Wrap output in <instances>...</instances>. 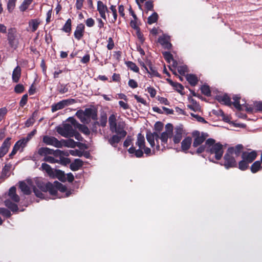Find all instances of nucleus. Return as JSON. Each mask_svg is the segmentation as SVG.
I'll list each match as a JSON object with an SVG mask.
<instances>
[{
	"label": "nucleus",
	"mask_w": 262,
	"mask_h": 262,
	"mask_svg": "<svg viewBox=\"0 0 262 262\" xmlns=\"http://www.w3.org/2000/svg\"><path fill=\"white\" fill-rule=\"evenodd\" d=\"M136 145L139 148L136 149V147L132 146L128 149V151L130 154L134 155L137 158H141L143 156L144 150V153L147 155H149L151 153V149L145 146V138L143 135L139 133L137 135V139Z\"/></svg>",
	"instance_id": "obj_1"
},
{
	"label": "nucleus",
	"mask_w": 262,
	"mask_h": 262,
	"mask_svg": "<svg viewBox=\"0 0 262 262\" xmlns=\"http://www.w3.org/2000/svg\"><path fill=\"white\" fill-rule=\"evenodd\" d=\"M108 124L110 126V131L112 133H116L122 136V137H125L127 135L125 128L126 124L124 121L122 120L117 121L116 117L114 114H112L108 118Z\"/></svg>",
	"instance_id": "obj_2"
},
{
	"label": "nucleus",
	"mask_w": 262,
	"mask_h": 262,
	"mask_svg": "<svg viewBox=\"0 0 262 262\" xmlns=\"http://www.w3.org/2000/svg\"><path fill=\"white\" fill-rule=\"evenodd\" d=\"M205 145L206 151L214 156L216 160L221 159L224 153L223 145L220 143H215V140L212 138H209L206 140Z\"/></svg>",
	"instance_id": "obj_3"
},
{
	"label": "nucleus",
	"mask_w": 262,
	"mask_h": 262,
	"mask_svg": "<svg viewBox=\"0 0 262 262\" xmlns=\"http://www.w3.org/2000/svg\"><path fill=\"white\" fill-rule=\"evenodd\" d=\"M38 153L40 155H54L55 156L59 157L58 159L59 162L63 165H66L70 162V160L68 158H64L63 156H68L69 153L67 151H63L60 150H56L54 151L53 149H51L48 147H41L39 148Z\"/></svg>",
	"instance_id": "obj_4"
},
{
	"label": "nucleus",
	"mask_w": 262,
	"mask_h": 262,
	"mask_svg": "<svg viewBox=\"0 0 262 262\" xmlns=\"http://www.w3.org/2000/svg\"><path fill=\"white\" fill-rule=\"evenodd\" d=\"M38 187L42 191L45 192L48 191L52 195H56L57 192V189L61 192H64L67 189L65 186L58 182H55V185L51 183L48 182L47 183H42L40 185H38Z\"/></svg>",
	"instance_id": "obj_5"
},
{
	"label": "nucleus",
	"mask_w": 262,
	"mask_h": 262,
	"mask_svg": "<svg viewBox=\"0 0 262 262\" xmlns=\"http://www.w3.org/2000/svg\"><path fill=\"white\" fill-rule=\"evenodd\" d=\"M240 99L241 97L237 95L233 96V99L234 102L232 103L231 101L230 97L226 94L222 96H219L217 98V100L220 102L226 105L231 106L232 104H233L235 107L238 110H241L242 109V105L239 103Z\"/></svg>",
	"instance_id": "obj_6"
},
{
	"label": "nucleus",
	"mask_w": 262,
	"mask_h": 262,
	"mask_svg": "<svg viewBox=\"0 0 262 262\" xmlns=\"http://www.w3.org/2000/svg\"><path fill=\"white\" fill-rule=\"evenodd\" d=\"M7 37L9 46L12 48H17L19 44V41L17 37L16 29L14 28L8 29Z\"/></svg>",
	"instance_id": "obj_7"
},
{
	"label": "nucleus",
	"mask_w": 262,
	"mask_h": 262,
	"mask_svg": "<svg viewBox=\"0 0 262 262\" xmlns=\"http://www.w3.org/2000/svg\"><path fill=\"white\" fill-rule=\"evenodd\" d=\"M192 136L193 138V142L192 146L194 147H196L201 145L209 136V135L206 133L200 132L198 130H194L192 133Z\"/></svg>",
	"instance_id": "obj_8"
},
{
	"label": "nucleus",
	"mask_w": 262,
	"mask_h": 262,
	"mask_svg": "<svg viewBox=\"0 0 262 262\" xmlns=\"http://www.w3.org/2000/svg\"><path fill=\"white\" fill-rule=\"evenodd\" d=\"M43 142L47 145H52L57 148H61L63 145L68 146L65 140L59 141L54 137L45 136L43 137Z\"/></svg>",
	"instance_id": "obj_9"
},
{
	"label": "nucleus",
	"mask_w": 262,
	"mask_h": 262,
	"mask_svg": "<svg viewBox=\"0 0 262 262\" xmlns=\"http://www.w3.org/2000/svg\"><path fill=\"white\" fill-rule=\"evenodd\" d=\"M166 130L163 132L160 137V139L161 141V144L165 148V144H167L168 139L172 137V134L173 132V126L171 124H167L166 125Z\"/></svg>",
	"instance_id": "obj_10"
},
{
	"label": "nucleus",
	"mask_w": 262,
	"mask_h": 262,
	"mask_svg": "<svg viewBox=\"0 0 262 262\" xmlns=\"http://www.w3.org/2000/svg\"><path fill=\"white\" fill-rule=\"evenodd\" d=\"M224 165L227 169L237 166L235 157L231 153H229L228 150L224 157Z\"/></svg>",
	"instance_id": "obj_11"
},
{
	"label": "nucleus",
	"mask_w": 262,
	"mask_h": 262,
	"mask_svg": "<svg viewBox=\"0 0 262 262\" xmlns=\"http://www.w3.org/2000/svg\"><path fill=\"white\" fill-rule=\"evenodd\" d=\"M184 131L182 128L177 126L174 128V132L173 136L172 135L173 141L174 144L180 143L183 137Z\"/></svg>",
	"instance_id": "obj_12"
},
{
	"label": "nucleus",
	"mask_w": 262,
	"mask_h": 262,
	"mask_svg": "<svg viewBox=\"0 0 262 262\" xmlns=\"http://www.w3.org/2000/svg\"><path fill=\"white\" fill-rule=\"evenodd\" d=\"M97 11L99 12L100 16L104 20L106 19V12H108L107 6L102 2H97Z\"/></svg>",
	"instance_id": "obj_13"
},
{
	"label": "nucleus",
	"mask_w": 262,
	"mask_h": 262,
	"mask_svg": "<svg viewBox=\"0 0 262 262\" xmlns=\"http://www.w3.org/2000/svg\"><path fill=\"white\" fill-rule=\"evenodd\" d=\"M11 138L8 137L0 147V158L3 157L8 151L11 145Z\"/></svg>",
	"instance_id": "obj_14"
},
{
	"label": "nucleus",
	"mask_w": 262,
	"mask_h": 262,
	"mask_svg": "<svg viewBox=\"0 0 262 262\" xmlns=\"http://www.w3.org/2000/svg\"><path fill=\"white\" fill-rule=\"evenodd\" d=\"M257 155V152L254 150L251 152L245 151L243 152L242 158L250 163L256 159Z\"/></svg>",
	"instance_id": "obj_15"
},
{
	"label": "nucleus",
	"mask_w": 262,
	"mask_h": 262,
	"mask_svg": "<svg viewBox=\"0 0 262 262\" xmlns=\"http://www.w3.org/2000/svg\"><path fill=\"white\" fill-rule=\"evenodd\" d=\"M70 103V100H63L58 102L56 104H54L51 106V110L52 112H55L63 108L66 106H68Z\"/></svg>",
	"instance_id": "obj_16"
},
{
	"label": "nucleus",
	"mask_w": 262,
	"mask_h": 262,
	"mask_svg": "<svg viewBox=\"0 0 262 262\" xmlns=\"http://www.w3.org/2000/svg\"><path fill=\"white\" fill-rule=\"evenodd\" d=\"M84 25L83 24H79L74 32V36L77 40H80L83 37L84 32Z\"/></svg>",
	"instance_id": "obj_17"
},
{
	"label": "nucleus",
	"mask_w": 262,
	"mask_h": 262,
	"mask_svg": "<svg viewBox=\"0 0 262 262\" xmlns=\"http://www.w3.org/2000/svg\"><path fill=\"white\" fill-rule=\"evenodd\" d=\"M27 183H28V185H27L24 182H20L19 183V188L21 189V191L25 194L29 195L31 192V188H30V186H31V181H28Z\"/></svg>",
	"instance_id": "obj_18"
},
{
	"label": "nucleus",
	"mask_w": 262,
	"mask_h": 262,
	"mask_svg": "<svg viewBox=\"0 0 262 262\" xmlns=\"http://www.w3.org/2000/svg\"><path fill=\"white\" fill-rule=\"evenodd\" d=\"M69 120L71 121L72 125L76 126L79 129L86 135H89L90 133L88 127L84 125L80 124L77 122L75 119L72 118H70Z\"/></svg>",
	"instance_id": "obj_19"
},
{
	"label": "nucleus",
	"mask_w": 262,
	"mask_h": 262,
	"mask_svg": "<svg viewBox=\"0 0 262 262\" xmlns=\"http://www.w3.org/2000/svg\"><path fill=\"white\" fill-rule=\"evenodd\" d=\"M124 137H122L121 135L115 134L113 135L110 138L108 139V142L112 146L116 147L117 146L118 143H119L121 139Z\"/></svg>",
	"instance_id": "obj_20"
},
{
	"label": "nucleus",
	"mask_w": 262,
	"mask_h": 262,
	"mask_svg": "<svg viewBox=\"0 0 262 262\" xmlns=\"http://www.w3.org/2000/svg\"><path fill=\"white\" fill-rule=\"evenodd\" d=\"M243 146L242 144H238L234 147H231L228 148L227 150L229 153H231L232 155H235V157L239 156L242 150L243 149Z\"/></svg>",
	"instance_id": "obj_21"
},
{
	"label": "nucleus",
	"mask_w": 262,
	"mask_h": 262,
	"mask_svg": "<svg viewBox=\"0 0 262 262\" xmlns=\"http://www.w3.org/2000/svg\"><path fill=\"white\" fill-rule=\"evenodd\" d=\"M192 143V139L190 137H187L181 142V149L183 151H187Z\"/></svg>",
	"instance_id": "obj_22"
},
{
	"label": "nucleus",
	"mask_w": 262,
	"mask_h": 262,
	"mask_svg": "<svg viewBox=\"0 0 262 262\" xmlns=\"http://www.w3.org/2000/svg\"><path fill=\"white\" fill-rule=\"evenodd\" d=\"M16 189L15 187H11L9 191L8 195L14 202L17 203L19 201V196L16 193Z\"/></svg>",
	"instance_id": "obj_23"
},
{
	"label": "nucleus",
	"mask_w": 262,
	"mask_h": 262,
	"mask_svg": "<svg viewBox=\"0 0 262 262\" xmlns=\"http://www.w3.org/2000/svg\"><path fill=\"white\" fill-rule=\"evenodd\" d=\"M25 145H26L23 142V141H21V140L18 141L14 145L12 151L9 155V157L10 158H12V157L16 154V152L19 149L20 147L23 148Z\"/></svg>",
	"instance_id": "obj_24"
},
{
	"label": "nucleus",
	"mask_w": 262,
	"mask_h": 262,
	"mask_svg": "<svg viewBox=\"0 0 262 262\" xmlns=\"http://www.w3.org/2000/svg\"><path fill=\"white\" fill-rule=\"evenodd\" d=\"M144 69L151 77L156 76L159 77L160 76L156 68L151 64L149 65V69L146 66H144Z\"/></svg>",
	"instance_id": "obj_25"
},
{
	"label": "nucleus",
	"mask_w": 262,
	"mask_h": 262,
	"mask_svg": "<svg viewBox=\"0 0 262 262\" xmlns=\"http://www.w3.org/2000/svg\"><path fill=\"white\" fill-rule=\"evenodd\" d=\"M83 165V162L79 159H75V161L70 164V168L73 171H76L80 169Z\"/></svg>",
	"instance_id": "obj_26"
},
{
	"label": "nucleus",
	"mask_w": 262,
	"mask_h": 262,
	"mask_svg": "<svg viewBox=\"0 0 262 262\" xmlns=\"http://www.w3.org/2000/svg\"><path fill=\"white\" fill-rule=\"evenodd\" d=\"M40 23V21L38 19H31L29 21V27L31 29V31L33 32H35Z\"/></svg>",
	"instance_id": "obj_27"
},
{
	"label": "nucleus",
	"mask_w": 262,
	"mask_h": 262,
	"mask_svg": "<svg viewBox=\"0 0 262 262\" xmlns=\"http://www.w3.org/2000/svg\"><path fill=\"white\" fill-rule=\"evenodd\" d=\"M21 75V69L19 66H17L13 70L12 79L14 82H17L19 81Z\"/></svg>",
	"instance_id": "obj_28"
},
{
	"label": "nucleus",
	"mask_w": 262,
	"mask_h": 262,
	"mask_svg": "<svg viewBox=\"0 0 262 262\" xmlns=\"http://www.w3.org/2000/svg\"><path fill=\"white\" fill-rule=\"evenodd\" d=\"M262 169V163L260 161L254 162L250 167L251 171L252 173H256Z\"/></svg>",
	"instance_id": "obj_29"
},
{
	"label": "nucleus",
	"mask_w": 262,
	"mask_h": 262,
	"mask_svg": "<svg viewBox=\"0 0 262 262\" xmlns=\"http://www.w3.org/2000/svg\"><path fill=\"white\" fill-rule=\"evenodd\" d=\"M186 80L192 86H195L198 82V77L193 74H187L186 76Z\"/></svg>",
	"instance_id": "obj_30"
},
{
	"label": "nucleus",
	"mask_w": 262,
	"mask_h": 262,
	"mask_svg": "<svg viewBox=\"0 0 262 262\" xmlns=\"http://www.w3.org/2000/svg\"><path fill=\"white\" fill-rule=\"evenodd\" d=\"M41 168L43 170H45L50 177H54L55 175V171L50 167V166L45 163H42Z\"/></svg>",
	"instance_id": "obj_31"
},
{
	"label": "nucleus",
	"mask_w": 262,
	"mask_h": 262,
	"mask_svg": "<svg viewBox=\"0 0 262 262\" xmlns=\"http://www.w3.org/2000/svg\"><path fill=\"white\" fill-rule=\"evenodd\" d=\"M86 118H92L93 120L97 119V114L95 111L92 108H86L83 111Z\"/></svg>",
	"instance_id": "obj_32"
},
{
	"label": "nucleus",
	"mask_w": 262,
	"mask_h": 262,
	"mask_svg": "<svg viewBox=\"0 0 262 262\" xmlns=\"http://www.w3.org/2000/svg\"><path fill=\"white\" fill-rule=\"evenodd\" d=\"M5 205L13 212L17 211L18 209L17 205L9 199L5 201Z\"/></svg>",
	"instance_id": "obj_33"
},
{
	"label": "nucleus",
	"mask_w": 262,
	"mask_h": 262,
	"mask_svg": "<svg viewBox=\"0 0 262 262\" xmlns=\"http://www.w3.org/2000/svg\"><path fill=\"white\" fill-rule=\"evenodd\" d=\"M107 13H112L113 15V18L112 19V23H114L117 19V9H116V6L115 5H112L110 9L108 10V12H107Z\"/></svg>",
	"instance_id": "obj_34"
},
{
	"label": "nucleus",
	"mask_w": 262,
	"mask_h": 262,
	"mask_svg": "<svg viewBox=\"0 0 262 262\" xmlns=\"http://www.w3.org/2000/svg\"><path fill=\"white\" fill-rule=\"evenodd\" d=\"M158 41L161 45L167 48H170L171 46L169 42L168 38L164 36L160 37L158 39Z\"/></svg>",
	"instance_id": "obj_35"
},
{
	"label": "nucleus",
	"mask_w": 262,
	"mask_h": 262,
	"mask_svg": "<svg viewBox=\"0 0 262 262\" xmlns=\"http://www.w3.org/2000/svg\"><path fill=\"white\" fill-rule=\"evenodd\" d=\"M63 129L66 130L68 137H72L74 133V130L72 125L65 124L63 125Z\"/></svg>",
	"instance_id": "obj_36"
},
{
	"label": "nucleus",
	"mask_w": 262,
	"mask_h": 262,
	"mask_svg": "<svg viewBox=\"0 0 262 262\" xmlns=\"http://www.w3.org/2000/svg\"><path fill=\"white\" fill-rule=\"evenodd\" d=\"M191 104L188 105V107L194 111H197L200 110V106L197 102L193 99L190 100Z\"/></svg>",
	"instance_id": "obj_37"
},
{
	"label": "nucleus",
	"mask_w": 262,
	"mask_h": 262,
	"mask_svg": "<svg viewBox=\"0 0 262 262\" xmlns=\"http://www.w3.org/2000/svg\"><path fill=\"white\" fill-rule=\"evenodd\" d=\"M32 1L33 0H24L23 3L19 6L20 10L22 12H24L28 9V7L31 4Z\"/></svg>",
	"instance_id": "obj_38"
},
{
	"label": "nucleus",
	"mask_w": 262,
	"mask_h": 262,
	"mask_svg": "<svg viewBox=\"0 0 262 262\" xmlns=\"http://www.w3.org/2000/svg\"><path fill=\"white\" fill-rule=\"evenodd\" d=\"M72 21L70 18H69L63 27L62 30L67 33H70L71 31Z\"/></svg>",
	"instance_id": "obj_39"
},
{
	"label": "nucleus",
	"mask_w": 262,
	"mask_h": 262,
	"mask_svg": "<svg viewBox=\"0 0 262 262\" xmlns=\"http://www.w3.org/2000/svg\"><path fill=\"white\" fill-rule=\"evenodd\" d=\"M146 139L151 147H154L155 145L154 135L151 132H147L146 134Z\"/></svg>",
	"instance_id": "obj_40"
},
{
	"label": "nucleus",
	"mask_w": 262,
	"mask_h": 262,
	"mask_svg": "<svg viewBox=\"0 0 262 262\" xmlns=\"http://www.w3.org/2000/svg\"><path fill=\"white\" fill-rule=\"evenodd\" d=\"M249 163L246 160L243 159L242 160L239 162L238 168L241 170H245L248 168Z\"/></svg>",
	"instance_id": "obj_41"
},
{
	"label": "nucleus",
	"mask_w": 262,
	"mask_h": 262,
	"mask_svg": "<svg viewBox=\"0 0 262 262\" xmlns=\"http://www.w3.org/2000/svg\"><path fill=\"white\" fill-rule=\"evenodd\" d=\"M17 0H8L7 2V9L9 12H12L14 10Z\"/></svg>",
	"instance_id": "obj_42"
},
{
	"label": "nucleus",
	"mask_w": 262,
	"mask_h": 262,
	"mask_svg": "<svg viewBox=\"0 0 262 262\" xmlns=\"http://www.w3.org/2000/svg\"><path fill=\"white\" fill-rule=\"evenodd\" d=\"M76 115L78 118L80 119L81 122L83 123L87 122L86 117L85 116L83 111H78L76 113Z\"/></svg>",
	"instance_id": "obj_43"
},
{
	"label": "nucleus",
	"mask_w": 262,
	"mask_h": 262,
	"mask_svg": "<svg viewBox=\"0 0 262 262\" xmlns=\"http://www.w3.org/2000/svg\"><path fill=\"white\" fill-rule=\"evenodd\" d=\"M158 18V15L157 13L154 12L152 14L149 16L147 19V23L149 24H152L156 23Z\"/></svg>",
	"instance_id": "obj_44"
},
{
	"label": "nucleus",
	"mask_w": 262,
	"mask_h": 262,
	"mask_svg": "<svg viewBox=\"0 0 262 262\" xmlns=\"http://www.w3.org/2000/svg\"><path fill=\"white\" fill-rule=\"evenodd\" d=\"M10 169V166H7V165L5 166V167L3 168L2 171V173H1V179H5L8 177V173L9 172Z\"/></svg>",
	"instance_id": "obj_45"
},
{
	"label": "nucleus",
	"mask_w": 262,
	"mask_h": 262,
	"mask_svg": "<svg viewBox=\"0 0 262 262\" xmlns=\"http://www.w3.org/2000/svg\"><path fill=\"white\" fill-rule=\"evenodd\" d=\"M55 175L57 176L58 179L61 181L65 182L66 178L64 173L61 170H55Z\"/></svg>",
	"instance_id": "obj_46"
},
{
	"label": "nucleus",
	"mask_w": 262,
	"mask_h": 262,
	"mask_svg": "<svg viewBox=\"0 0 262 262\" xmlns=\"http://www.w3.org/2000/svg\"><path fill=\"white\" fill-rule=\"evenodd\" d=\"M42 183H38L37 184V186H38V185H40ZM38 187L39 188L40 190H38L36 188H33V191H34L35 194L36 195V196H37L38 198H44L43 194L42 193V192H43V191H42L39 187Z\"/></svg>",
	"instance_id": "obj_47"
},
{
	"label": "nucleus",
	"mask_w": 262,
	"mask_h": 262,
	"mask_svg": "<svg viewBox=\"0 0 262 262\" xmlns=\"http://www.w3.org/2000/svg\"><path fill=\"white\" fill-rule=\"evenodd\" d=\"M169 83L172 85L173 86L176 88V90L179 92L181 93L184 89L183 86L182 84L178 83H174L171 80H168Z\"/></svg>",
	"instance_id": "obj_48"
},
{
	"label": "nucleus",
	"mask_w": 262,
	"mask_h": 262,
	"mask_svg": "<svg viewBox=\"0 0 262 262\" xmlns=\"http://www.w3.org/2000/svg\"><path fill=\"white\" fill-rule=\"evenodd\" d=\"M126 64L127 66V67L132 71L135 72H139V68L138 67L136 66V64L132 62V61H128L127 63H126Z\"/></svg>",
	"instance_id": "obj_49"
},
{
	"label": "nucleus",
	"mask_w": 262,
	"mask_h": 262,
	"mask_svg": "<svg viewBox=\"0 0 262 262\" xmlns=\"http://www.w3.org/2000/svg\"><path fill=\"white\" fill-rule=\"evenodd\" d=\"M47 155H45V157L43 158V161L46 162H48L50 163H55L59 162L58 159H56L53 157L48 156Z\"/></svg>",
	"instance_id": "obj_50"
},
{
	"label": "nucleus",
	"mask_w": 262,
	"mask_h": 262,
	"mask_svg": "<svg viewBox=\"0 0 262 262\" xmlns=\"http://www.w3.org/2000/svg\"><path fill=\"white\" fill-rule=\"evenodd\" d=\"M0 214L6 217H10L11 215L10 211L5 208H0Z\"/></svg>",
	"instance_id": "obj_51"
},
{
	"label": "nucleus",
	"mask_w": 262,
	"mask_h": 262,
	"mask_svg": "<svg viewBox=\"0 0 262 262\" xmlns=\"http://www.w3.org/2000/svg\"><path fill=\"white\" fill-rule=\"evenodd\" d=\"M201 92L202 93L206 95V96H209L210 95L211 92L209 89V86L206 85H204L201 87Z\"/></svg>",
	"instance_id": "obj_52"
},
{
	"label": "nucleus",
	"mask_w": 262,
	"mask_h": 262,
	"mask_svg": "<svg viewBox=\"0 0 262 262\" xmlns=\"http://www.w3.org/2000/svg\"><path fill=\"white\" fill-rule=\"evenodd\" d=\"M107 123V116L106 115H103L101 116L99 122H98L100 125L102 127H104L106 126Z\"/></svg>",
	"instance_id": "obj_53"
},
{
	"label": "nucleus",
	"mask_w": 262,
	"mask_h": 262,
	"mask_svg": "<svg viewBox=\"0 0 262 262\" xmlns=\"http://www.w3.org/2000/svg\"><path fill=\"white\" fill-rule=\"evenodd\" d=\"M36 131V130H34L32 131L26 137V138H24L23 139H21V141H23V142L25 144V145L27 144V143L31 139V138L35 135Z\"/></svg>",
	"instance_id": "obj_54"
},
{
	"label": "nucleus",
	"mask_w": 262,
	"mask_h": 262,
	"mask_svg": "<svg viewBox=\"0 0 262 262\" xmlns=\"http://www.w3.org/2000/svg\"><path fill=\"white\" fill-rule=\"evenodd\" d=\"M56 130L58 134L64 137H69L66 130L63 129V126L62 127H57Z\"/></svg>",
	"instance_id": "obj_55"
},
{
	"label": "nucleus",
	"mask_w": 262,
	"mask_h": 262,
	"mask_svg": "<svg viewBox=\"0 0 262 262\" xmlns=\"http://www.w3.org/2000/svg\"><path fill=\"white\" fill-rule=\"evenodd\" d=\"M163 55L168 62L170 63L171 60H173L172 55L169 52H165L163 53Z\"/></svg>",
	"instance_id": "obj_56"
},
{
	"label": "nucleus",
	"mask_w": 262,
	"mask_h": 262,
	"mask_svg": "<svg viewBox=\"0 0 262 262\" xmlns=\"http://www.w3.org/2000/svg\"><path fill=\"white\" fill-rule=\"evenodd\" d=\"M178 71L181 75H184L187 72V67L186 66H179Z\"/></svg>",
	"instance_id": "obj_57"
},
{
	"label": "nucleus",
	"mask_w": 262,
	"mask_h": 262,
	"mask_svg": "<svg viewBox=\"0 0 262 262\" xmlns=\"http://www.w3.org/2000/svg\"><path fill=\"white\" fill-rule=\"evenodd\" d=\"M24 86L21 84H17L14 88V91L16 93H21L24 91Z\"/></svg>",
	"instance_id": "obj_58"
},
{
	"label": "nucleus",
	"mask_w": 262,
	"mask_h": 262,
	"mask_svg": "<svg viewBox=\"0 0 262 262\" xmlns=\"http://www.w3.org/2000/svg\"><path fill=\"white\" fill-rule=\"evenodd\" d=\"M133 143V139L131 137L128 136L124 142L123 146L125 147H128Z\"/></svg>",
	"instance_id": "obj_59"
},
{
	"label": "nucleus",
	"mask_w": 262,
	"mask_h": 262,
	"mask_svg": "<svg viewBox=\"0 0 262 262\" xmlns=\"http://www.w3.org/2000/svg\"><path fill=\"white\" fill-rule=\"evenodd\" d=\"M145 8L147 11H152L154 5L152 1H147L145 3Z\"/></svg>",
	"instance_id": "obj_60"
},
{
	"label": "nucleus",
	"mask_w": 262,
	"mask_h": 262,
	"mask_svg": "<svg viewBox=\"0 0 262 262\" xmlns=\"http://www.w3.org/2000/svg\"><path fill=\"white\" fill-rule=\"evenodd\" d=\"M137 21L138 18H137L136 19L134 18V19L132 20L130 23L131 27L135 30H138L139 28L138 26Z\"/></svg>",
	"instance_id": "obj_61"
},
{
	"label": "nucleus",
	"mask_w": 262,
	"mask_h": 262,
	"mask_svg": "<svg viewBox=\"0 0 262 262\" xmlns=\"http://www.w3.org/2000/svg\"><path fill=\"white\" fill-rule=\"evenodd\" d=\"M28 100V95L27 94L24 95L19 102L20 106L23 107L26 103Z\"/></svg>",
	"instance_id": "obj_62"
},
{
	"label": "nucleus",
	"mask_w": 262,
	"mask_h": 262,
	"mask_svg": "<svg viewBox=\"0 0 262 262\" xmlns=\"http://www.w3.org/2000/svg\"><path fill=\"white\" fill-rule=\"evenodd\" d=\"M107 42H108V43L107 45V48L109 50L113 49V48L114 47V41H113L112 38V37L108 38V39L107 40Z\"/></svg>",
	"instance_id": "obj_63"
},
{
	"label": "nucleus",
	"mask_w": 262,
	"mask_h": 262,
	"mask_svg": "<svg viewBox=\"0 0 262 262\" xmlns=\"http://www.w3.org/2000/svg\"><path fill=\"white\" fill-rule=\"evenodd\" d=\"M147 92L149 93L151 97H155L157 92L155 89L152 87H148L147 89Z\"/></svg>",
	"instance_id": "obj_64"
}]
</instances>
